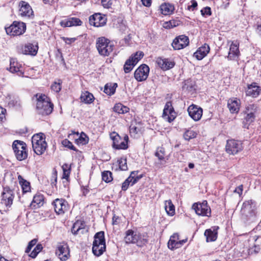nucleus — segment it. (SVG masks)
I'll use <instances>...</instances> for the list:
<instances>
[{
    "mask_svg": "<svg viewBox=\"0 0 261 261\" xmlns=\"http://www.w3.org/2000/svg\"><path fill=\"white\" fill-rule=\"evenodd\" d=\"M129 109L121 103H118L116 104L113 110L114 112L119 114H125L129 111Z\"/></svg>",
    "mask_w": 261,
    "mask_h": 261,
    "instance_id": "nucleus-37",
    "label": "nucleus"
},
{
    "mask_svg": "<svg viewBox=\"0 0 261 261\" xmlns=\"http://www.w3.org/2000/svg\"><path fill=\"white\" fill-rule=\"evenodd\" d=\"M12 147L18 160L21 161L27 158V145L24 142L15 140L13 143Z\"/></svg>",
    "mask_w": 261,
    "mask_h": 261,
    "instance_id": "nucleus-5",
    "label": "nucleus"
},
{
    "mask_svg": "<svg viewBox=\"0 0 261 261\" xmlns=\"http://www.w3.org/2000/svg\"><path fill=\"white\" fill-rule=\"evenodd\" d=\"M165 209L168 215L172 216L175 214V207L171 200L165 201Z\"/></svg>",
    "mask_w": 261,
    "mask_h": 261,
    "instance_id": "nucleus-35",
    "label": "nucleus"
},
{
    "mask_svg": "<svg viewBox=\"0 0 261 261\" xmlns=\"http://www.w3.org/2000/svg\"><path fill=\"white\" fill-rule=\"evenodd\" d=\"M195 84L191 79H188L185 81L184 85L182 86L184 89H186L188 91H192L194 89Z\"/></svg>",
    "mask_w": 261,
    "mask_h": 261,
    "instance_id": "nucleus-43",
    "label": "nucleus"
},
{
    "mask_svg": "<svg viewBox=\"0 0 261 261\" xmlns=\"http://www.w3.org/2000/svg\"><path fill=\"white\" fill-rule=\"evenodd\" d=\"M107 21L106 16L101 13H95L89 18V23L95 27H101L106 25Z\"/></svg>",
    "mask_w": 261,
    "mask_h": 261,
    "instance_id": "nucleus-12",
    "label": "nucleus"
},
{
    "mask_svg": "<svg viewBox=\"0 0 261 261\" xmlns=\"http://www.w3.org/2000/svg\"><path fill=\"white\" fill-rule=\"evenodd\" d=\"M189 116L195 121L199 120L202 115V109L195 106H190L188 109Z\"/></svg>",
    "mask_w": 261,
    "mask_h": 261,
    "instance_id": "nucleus-23",
    "label": "nucleus"
},
{
    "mask_svg": "<svg viewBox=\"0 0 261 261\" xmlns=\"http://www.w3.org/2000/svg\"><path fill=\"white\" fill-rule=\"evenodd\" d=\"M106 245L93 244L92 252L96 256H99L106 251Z\"/></svg>",
    "mask_w": 261,
    "mask_h": 261,
    "instance_id": "nucleus-34",
    "label": "nucleus"
},
{
    "mask_svg": "<svg viewBox=\"0 0 261 261\" xmlns=\"http://www.w3.org/2000/svg\"><path fill=\"white\" fill-rule=\"evenodd\" d=\"M219 227H214L210 229H206L204 232V236L206 237V242H213L217 238V229Z\"/></svg>",
    "mask_w": 261,
    "mask_h": 261,
    "instance_id": "nucleus-28",
    "label": "nucleus"
},
{
    "mask_svg": "<svg viewBox=\"0 0 261 261\" xmlns=\"http://www.w3.org/2000/svg\"><path fill=\"white\" fill-rule=\"evenodd\" d=\"M38 50L37 43H28L21 48V53L23 55L35 56L37 55Z\"/></svg>",
    "mask_w": 261,
    "mask_h": 261,
    "instance_id": "nucleus-19",
    "label": "nucleus"
},
{
    "mask_svg": "<svg viewBox=\"0 0 261 261\" xmlns=\"http://www.w3.org/2000/svg\"><path fill=\"white\" fill-rule=\"evenodd\" d=\"M155 156H156L159 160L161 162L164 161L166 163L165 160V150L163 147H159L157 148L156 151L154 154Z\"/></svg>",
    "mask_w": 261,
    "mask_h": 261,
    "instance_id": "nucleus-41",
    "label": "nucleus"
},
{
    "mask_svg": "<svg viewBox=\"0 0 261 261\" xmlns=\"http://www.w3.org/2000/svg\"><path fill=\"white\" fill-rule=\"evenodd\" d=\"M240 100L237 98H229L227 102V107L231 113H237L240 110Z\"/></svg>",
    "mask_w": 261,
    "mask_h": 261,
    "instance_id": "nucleus-24",
    "label": "nucleus"
},
{
    "mask_svg": "<svg viewBox=\"0 0 261 261\" xmlns=\"http://www.w3.org/2000/svg\"><path fill=\"white\" fill-rule=\"evenodd\" d=\"M242 149L243 145L241 141L235 140H229L227 141L226 151L228 154L234 155Z\"/></svg>",
    "mask_w": 261,
    "mask_h": 261,
    "instance_id": "nucleus-10",
    "label": "nucleus"
},
{
    "mask_svg": "<svg viewBox=\"0 0 261 261\" xmlns=\"http://www.w3.org/2000/svg\"><path fill=\"white\" fill-rule=\"evenodd\" d=\"M38 240L37 239H34L31 240L28 244V245L25 249V252L27 253H29L32 247H34L37 243Z\"/></svg>",
    "mask_w": 261,
    "mask_h": 261,
    "instance_id": "nucleus-52",
    "label": "nucleus"
},
{
    "mask_svg": "<svg viewBox=\"0 0 261 261\" xmlns=\"http://www.w3.org/2000/svg\"><path fill=\"white\" fill-rule=\"evenodd\" d=\"M174 10V6L170 3H165L160 6V10L161 13L164 15H168L172 14Z\"/></svg>",
    "mask_w": 261,
    "mask_h": 261,
    "instance_id": "nucleus-31",
    "label": "nucleus"
},
{
    "mask_svg": "<svg viewBox=\"0 0 261 261\" xmlns=\"http://www.w3.org/2000/svg\"><path fill=\"white\" fill-rule=\"evenodd\" d=\"M192 208L195 211L196 214L199 216L210 217L211 210L207 205L206 200L202 202L195 203L192 205Z\"/></svg>",
    "mask_w": 261,
    "mask_h": 261,
    "instance_id": "nucleus-9",
    "label": "nucleus"
},
{
    "mask_svg": "<svg viewBox=\"0 0 261 261\" xmlns=\"http://www.w3.org/2000/svg\"><path fill=\"white\" fill-rule=\"evenodd\" d=\"M257 113V107L254 104H250L246 107L241 113L243 115V127L248 128L249 125L255 119Z\"/></svg>",
    "mask_w": 261,
    "mask_h": 261,
    "instance_id": "nucleus-3",
    "label": "nucleus"
},
{
    "mask_svg": "<svg viewBox=\"0 0 261 261\" xmlns=\"http://www.w3.org/2000/svg\"><path fill=\"white\" fill-rule=\"evenodd\" d=\"M62 143L65 147H67L69 149L75 151H77L76 148L73 145L72 143L67 139L63 140Z\"/></svg>",
    "mask_w": 261,
    "mask_h": 261,
    "instance_id": "nucleus-49",
    "label": "nucleus"
},
{
    "mask_svg": "<svg viewBox=\"0 0 261 261\" xmlns=\"http://www.w3.org/2000/svg\"><path fill=\"white\" fill-rule=\"evenodd\" d=\"M189 38L185 35L176 37L173 41L172 46L174 50H179L186 47L189 45Z\"/></svg>",
    "mask_w": 261,
    "mask_h": 261,
    "instance_id": "nucleus-14",
    "label": "nucleus"
},
{
    "mask_svg": "<svg viewBox=\"0 0 261 261\" xmlns=\"http://www.w3.org/2000/svg\"><path fill=\"white\" fill-rule=\"evenodd\" d=\"M260 89L256 83H253L248 85L246 91V95L256 97L259 94Z\"/></svg>",
    "mask_w": 261,
    "mask_h": 261,
    "instance_id": "nucleus-27",
    "label": "nucleus"
},
{
    "mask_svg": "<svg viewBox=\"0 0 261 261\" xmlns=\"http://www.w3.org/2000/svg\"><path fill=\"white\" fill-rule=\"evenodd\" d=\"M138 173V171H132L129 176L133 177L131 180L132 186L137 182L142 177V175H137Z\"/></svg>",
    "mask_w": 261,
    "mask_h": 261,
    "instance_id": "nucleus-47",
    "label": "nucleus"
},
{
    "mask_svg": "<svg viewBox=\"0 0 261 261\" xmlns=\"http://www.w3.org/2000/svg\"><path fill=\"white\" fill-rule=\"evenodd\" d=\"M69 19L71 22V27L81 25L82 23V21L77 18L72 17L69 18Z\"/></svg>",
    "mask_w": 261,
    "mask_h": 261,
    "instance_id": "nucleus-53",
    "label": "nucleus"
},
{
    "mask_svg": "<svg viewBox=\"0 0 261 261\" xmlns=\"http://www.w3.org/2000/svg\"><path fill=\"white\" fill-rule=\"evenodd\" d=\"M113 140V147L116 149H126L128 148V137L125 135L122 140L120 136L114 132L111 136Z\"/></svg>",
    "mask_w": 261,
    "mask_h": 261,
    "instance_id": "nucleus-8",
    "label": "nucleus"
},
{
    "mask_svg": "<svg viewBox=\"0 0 261 261\" xmlns=\"http://www.w3.org/2000/svg\"><path fill=\"white\" fill-rule=\"evenodd\" d=\"M124 240L126 244L135 243L138 241V236L132 229H128L125 232Z\"/></svg>",
    "mask_w": 261,
    "mask_h": 261,
    "instance_id": "nucleus-30",
    "label": "nucleus"
},
{
    "mask_svg": "<svg viewBox=\"0 0 261 261\" xmlns=\"http://www.w3.org/2000/svg\"><path fill=\"white\" fill-rule=\"evenodd\" d=\"M156 63L163 70L171 69L175 65L174 62L171 61L168 59H163L162 58H158L157 59Z\"/></svg>",
    "mask_w": 261,
    "mask_h": 261,
    "instance_id": "nucleus-25",
    "label": "nucleus"
},
{
    "mask_svg": "<svg viewBox=\"0 0 261 261\" xmlns=\"http://www.w3.org/2000/svg\"><path fill=\"white\" fill-rule=\"evenodd\" d=\"M256 32L261 37V22L257 21L256 23Z\"/></svg>",
    "mask_w": 261,
    "mask_h": 261,
    "instance_id": "nucleus-63",
    "label": "nucleus"
},
{
    "mask_svg": "<svg viewBox=\"0 0 261 261\" xmlns=\"http://www.w3.org/2000/svg\"><path fill=\"white\" fill-rule=\"evenodd\" d=\"M191 2L192 4L188 7V9L193 11L197 7V3L195 0H192Z\"/></svg>",
    "mask_w": 261,
    "mask_h": 261,
    "instance_id": "nucleus-61",
    "label": "nucleus"
},
{
    "mask_svg": "<svg viewBox=\"0 0 261 261\" xmlns=\"http://www.w3.org/2000/svg\"><path fill=\"white\" fill-rule=\"evenodd\" d=\"M138 58H135L134 57H129L126 61L124 65L123 69L125 73H129L130 72L134 66L138 62Z\"/></svg>",
    "mask_w": 261,
    "mask_h": 261,
    "instance_id": "nucleus-29",
    "label": "nucleus"
},
{
    "mask_svg": "<svg viewBox=\"0 0 261 261\" xmlns=\"http://www.w3.org/2000/svg\"><path fill=\"white\" fill-rule=\"evenodd\" d=\"M57 180V172L56 170L54 171L52 173L51 179V185H56Z\"/></svg>",
    "mask_w": 261,
    "mask_h": 261,
    "instance_id": "nucleus-57",
    "label": "nucleus"
},
{
    "mask_svg": "<svg viewBox=\"0 0 261 261\" xmlns=\"http://www.w3.org/2000/svg\"><path fill=\"white\" fill-rule=\"evenodd\" d=\"M7 34L10 36H18L23 34L26 30L25 24L22 22L14 21L9 27L5 28Z\"/></svg>",
    "mask_w": 261,
    "mask_h": 261,
    "instance_id": "nucleus-7",
    "label": "nucleus"
},
{
    "mask_svg": "<svg viewBox=\"0 0 261 261\" xmlns=\"http://www.w3.org/2000/svg\"><path fill=\"white\" fill-rule=\"evenodd\" d=\"M210 50L208 45L204 44L199 47L197 50L194 53V56L198 60H202L209 53Z\"/></svg>",
    "mask_w": 261,
    "mask_h": 261,
    "instance_id": "nucleus-26",
    "label": "nucleus"
},
{
    "mask_svg": "<svg viewBox=\"0 0 261 261\" xmlns=\"http://www.w3.org/2000/svg\"><path fill=\"white\" fill-rule=\"evenodd\" d=\"M149 68L145 64L141 65L135 71L134 77L138 82L145 81L149 74Z\"/></svg>",
    "mask_w": 261,
    "mask_h": 261,
    "instance_id": "nucleus-11",
    "label": "nucleus"
},
{
    "mask_svg": "<svg viewBox=\"0 0 261 261\" xmlns=\"http://www.w3.org/2000/svg\"><path fill=\"white\" fill-rule=\"evenodd\" d=\"M180 23L181 21L178 19H172L164 22L163 27L165 29H169L178 26Z\"/></svg>",
    "mask_w": 261,
    "mask_h": 261,
    "instance_id": "nucleus-40",
    "label": "nucleus"
},
{
    "mask_svg": "<svg viewBox=\"0 0 261 261\" xmlns=\"http://www.w3.org/2000/svg\"><path fill=\"white\" fill-rule=\"evenodd\" d=\"M21 67V65L18 63L16 59L11 58L10 59L9 70L11 72L16 73L19 76H23L24 72L20 69Z\"/></svg>",
    "mask_w": 261,
    "mask_h": 261,
    "instance_id": "nucleus-22",
    "label": "nucleus"
},
{
    "mask_svg": "<svg viewBox=\"0 0 261 261\" xmlns=\"http://www.w3.org/2000/svg\"><path fill=\"white\" fill-rule=\"evenodd\" d=\"M141 132V127L140 126V124H136L134 125V124H131L129 127V132L130 135L133 136L134 137H136V136Z\"/></svg>",
    "mask_w": 261,
    "mask_h": 261,
    "instance_id": "nucleus-39",
    "label": "nucleus"
},
{
    "mask_svg": "<svg viewBox=\"0 0 261 261\" xmlns=\"http://www.w3.org/2000/svg\"><path fill=\"white\" fill-rule=\"evenodd\" d=\"M44 196L43 195L37 193L33 197L32 204L36 203L39 206L43 203Z\"/></svg>",
    "mask_w": 261,
    "mask_h": 261,
    "instance_id": "nucleus-42",
    "label": "nucleus"
},
{
    "mask_svg": "<svg viewBox=\"0 0 261 261\" xmlns=\"http://www.w3.org/2000/svg\"><path fill=\"white\" fill-rule=\"evenodd\" d=\"M117 87V84L116 83L107 84L105 86L103 92L109 95H112L115 92Z\"/></svg>",
    "mask_w": 261,
    "mask_h": 261,
    "instance_id": "nucleus-36",
    "label": "nucleus"
},
{
    "mask_svg": "<svg viewBox=\"0 0 261 261\" xmlns=\"http://www.w3.org/2000/svg\"><path fill=\"white\" fill-rule=\"evenodd\" d=\"M36 110L38 114L45 116L51 113L54 105L50 102V99L45 94H36Z\"/></svg>",
    "mask_w": 261,
    "mask_h": 261,
    "instance_id": "nucleus-1",
    "label": "nucleus"
},
{
    "mask_svg": "<svg viewBox=\"0 0 261 261\" xmlns=\"http://www.w3.org/2000/svg\"><path fill=\"white\" fill-rule=\"evenodd\" d=\"M14 192L9 187H5L1 195L0 206L3 208L10 207L13 201Z\"/></svg>",
    "mask_w": 261,
    "mask_h": 261,
    "instance_id": "nucleus-6",
    "label": "nucleus"
},
{
    "mask_svg": "<svg viewBox=\"0 0 261 261\" xmlns=\"http://www.w3.org/2000/svg\"><path fill=\"white\" fill-rule=\"evenodd\" d=\"M243 192V185H240L238 187H237L234 190L233 192L238 193L240 196H241Z\"/></svg>",
    "mask_w": 261,
    "mask_h": 261,
    "instance_id": "nucleus-64",
    "label": "nucleus"
},
{
    "mask_svg": "<svg viewBox=\"0 0 261 261\" xmlns=\"http://www.w3.org/2000/svg\"><path fill=\"white\" fill-rule=\"evenodd\" d=\"M96 47L100 55L106 57L113 51L114 45L108 39L101 37L96 39Z\"/></svg>",
    "mask_w": 261,
    "mask_h": 261,
    "instance_id": "nucleus-2",
    "label": "nucleus"
},
{
    "mask_svg": "<svg viewBox=\"0 0 261 261\" xmlns=\"http://www.w3.org/2000/svg\"><path fill=\"white\" fill-rule=\"evenodd\" d=\"M22 179L23 181H20V183L21 184L23 192L27 193L30 190V183L23 179Z\"/></svg>",
    "mask_w": 261,
    "mask_h": 261,
    "instance_id": "nucleus-50",
    "label": "nucleus"
},
{
    "mask_svg": "<svg viewBox=\"0 0 261 261\" xmlns=\"http://www.w3.org/2000/svg\"><path fill=\"white\" fill-rule=\"evenodd\" d=\"M51 89L56 92H59L61 89V83L54 82L51 86Z\"/></svg>",
    "mask_w": 261,
    "mask_h": 261,
    "instance_id": "nucleus-55",
    "label": "nucleus"
},
{
    "mask_svg": "<svg viewBox=\"0 0 261 261\" xmlns=\"http://www.w3.org/2000/svg\"><path fill=\"white\" fill-rule=\"evenodd\" d=\"M55 211L58 215H62L68 211V204L67 202L63 199H56L53 202Z\"/></svg>",
    "mask_w": 261,
    "mask_h": 261,
    "instance_id": "nucleus-17",
    "label": "nucleus"
},
{
    "mask_svg": "<svg viewBox=\"0 0 261 261\" xmlns=\"http://www.w3.org/2000/svg\"><path fill=\"white\" fill-rule=\"evenodd\" d=\"M62 40L67 44H71L76 40L75 38L62 37Z\"/></svg>",
    "mask_w": 261,
    "mask_h": 261,
    "instance_id": "nucleus-58",
    "label": "nucleus"
},
{
    "mask_svg": "<svg viewBox=\"0 0 261 261\" xmlns=\"http://www.w3.org/2000/svg\"><path fill=\"white\" fill-rule=\"evenodd\" d=\"M44 136L43 133H39L33 135L32 138L33 150L38 155L42 154L47 147V143Z\"/></svg>",
    "mask_w": 261,
    "mask_h": 261,
    "instance_id": "nucleus-4",
    "label": "nucleus"
},
{
    "mask_svg": "<svg viewBox=\"0 0 261 261\" xmlns=\"http://www.w3.org/2000/svg\"><path fill=\"white\" fill-rule=\"evenodd\" d=\"M101 4L103 7L109 8L112 5L111 0H101Z\"/></svg>",
    "mask_w": 261,
    "mask_h": 261,
    "instance_id": "nucleus-60",
    "label": "nucleus"
},
{
    "mask_svg": "<svg viewBox=\"0 0 261 261\" xmlns=\"http://www.w3.org/2000/svg\"><path fill=\"white\" fill-rule=\"evenodd\" d=\"M79 224H80V222L79 221H76L73 225V226L71 228L72 233L76 235L80 231Z\"/></svg>",
    "mask_w": 261,
    "mask_h": 261,
    "instance_id": "nucleus-54",
    "label": "nucleus"
},
{
    "mask_svg": "<svg viewBox=\"0 0 261 261\" xmlns=\"http://www.w3.org/2000/svg\"><path fill=\"white\" fill-rule=\"evenodd\" d=\"M102 179L106 182H111L113 180L112 173L109 171L102 172Z\"/></svg>",
    "mask_w": 261,
    "mask_h": 261,
    "instance_id": "nucleus-44",
    "label": "nucleus"
},
{
    "mask_svg": "<svg viewBox=\"0 0 261 261\" xmlns=\"http://www.w3.org/2000/svg\"><path fill=\"white\" fill-rule=\"evenodd\" d=\"M56 254L62 261L67 260L70 256L68 246L66 244L58 245L56 251Z\"/></svg>",
    "mask_w": 261,
    "mask_h": 261,
    "instance_id": "nucleus-18",
    "label": "nucleus"
},
{
    "mask_svg": "<svg viewBox=\"0 0 261 261\" xmlns=\"http://www.w3.org/2000/svg\"><path fill=\"white\" fill-rule=\"evenodd\" d=\"M77 138L75 139V142L77 144L85 145L88 143V137L84 133H82L80 136L78 133H76Z\"/></svg>",
    "mask_w": 261,
    "mask_h": 261,
    "instance_id": "nucleus-38",
    "label": "nucleus"
},
{
    "mask_svg": "<svg viewBox=\"0 0 261 261\" xmlns=\"http://www.w3.org/2000/svg\"><path fill=\"white\" fill-rule=\"evenodd\" d=\"M144 53L142 51H137L134 55H132L130 57H134L135 58H138V61L143 58Z\"/></svg>",
    "mask_w": 261,
    "mask_h": 261,
    "instance_id": "nucleus-62",
    "label": "nucleus"
},
{
    "mask_svg": "<svg viewBox=\"0 0 261 261\" xmlns=\"http://www.w3.org/2000/svg\"><path fill=\"white\" fill-rule=\"evenodd\" d=\"M60 24L63 27H71V22L69 19H65L60 22Z\"/></svg>",
    "mask_w": 261,
    "mask_h": 261,
    "instance_id": "nucleus-59",
    "label": "nucleus"
},
{
    "mask_svg": "<svg viewBox=\"0 0 261 261\" xmlns=\"http://www.w3.org/2000/svg\"><path fill=\"white\" fill-rule=\"evenodd\" d=\"M80 98L82 102L86 104H90L94 100L93 95L88 91L83 92L81 95Z\"/></svg>",
    "mask_w": 261,
    "mask_h": 261,
    "instance_id": "nucleus-32",
    "label": "nucleus"
},
{
    "mask_svg": "<svg viewBox=\"0 0 261 261\" xmlns=\"http://www.w3.org/2000/svg\"><path fill=\"white\" fill-rule=\"evenodd\" d=\"M239 43L237 41H232L230 45L229 51L227 58L229 60H236L240 55Z\"/></svg>",
    "mask_w": 261,
    "mask_h": 261,
    "instance_id": "nucleus-20",
    "label": "nucleus"
},
{
    "mask_svg": "<svg viewBox=\"0 0 261 261\" xmlns=\"http://www.w3.org/2000/svg\"><path fill=\"white\" fill-rule=\"evenodd\" d=\"M132 176H129L122 183L121 189L123 191H126L129 185L130 184L132 185L131 180L132 179Z\"/></svg>",
    "mask_w": 261,
    "mask_h": 261,
    "instance_id": "nucleus-51",
    "label": "nucleus"
},
{
    "mask_svg": "<svg viewBox=\"0 0 261 261\" xmlns=\"http://www.w3.org/2000/svg\"><path fill=\"white\" fill-rule=\"evenodd\" d=\"M202 15H208L210 16L212 14L211 8L208 7H206L201 10Z\"/></svg>",
    "mask_w": 261,
    "mask_h": 261,
    "instance_id": "nucleus-56",
    "label": "nucleus"
},
{
    "mask_svg": "<svg viewBox=\"0 0 261 261\" xmlns=\"http://www.w3.org/2000/svg\"><path fill=\"white\" fill-rule=\"evenodd\" d=\"M256 209V202L255 201L250 199L244 202L241 212L247 216L249 214L250 216H252L255 215Z\"/></svg>",
    "mask_w": 261,
    "mask_h": 261,
    "instance_id": "nucleus-15",
    "label": "nucleus"
},
{
    "mask_svg": "<svg viewBox=\"0 0 261 261\" xmlns=\"http://www.w3.org/2000/svg\"><path fill=\"white\" fill-rule=\"evenodd\" d=\"M196 137V133L192 130H187L184 134V138L186 140H190Z\"/></svg>",
    "mask_w": 261,
    "mask_h": 261,
    "instance_id": "nucleus-45",
    "label": "nucleus"
},
{
    "mask_svg": "<svg viewBox=\"0 0 261 261\" xmlns=\"http://www.w3.org/2000/svg\"><path fill=\"white\" fill-rule=\"evenodd\" d=\"M162 117L169 122H171L176 118V113L171 101L166 102L164 107Z\"/></svg>",
    "mask_w": 261,
    "mask_h": 261,
    "instance_id": "nucleus-13",
    "label": "nucleus"
},
{
    "mask_svg": "<svg viewBox=\"0 0 261 261\" xmlns=\"http://www.w3.org/2000/svg\"><path fill=\"white\" fill-rule=\"evenodd\" d=\"M187 241V239L179 241V235L177 233H174L172 235L168 242V247L171 250L179 248Z\"/></svg>",
    "mask_w": 261,
    "mask_h": 261,
    "instance_id": "nucleus-16",
    "label": "nucleus"
},
{
    "mask_svg": "<svg viewBox=\"0 0 261 261\" xmlns=\"http://www.w3.org/2000/svg\"><path fill=\"white\" fill-rule=\"evenodd\" d=\"M93 244H98L100 245H106L105 233L101 231L97 232L94 236V240Z\"/></svg>",
    "mask_w": 261,
    "mask_h": 261,
    "instance_id": "nucleus-33",
    "label": "nucleus"
},
{
    "mask_svg": "<svg viewBox=\"0 0 261 261\" xmlns=\"http://www.w3.org/2000/svg\"><path fill=\"white\" fill-rule=\"evenodd\" d=\"M43 247L41 244H38L35 247L34 250L31 253L30 256L32 258H35L37 254L42 250Z\"/></svg>",
    "mask_w": 261,
    "mask_h": 261,
    "instance_id": "nucleus-48",
    "label": "nucleus"
},
{
    "mask_svg": "<svg viewBox=\"0 0 261 261\" xmlns=\"http://www.w3.org/2000/svg\"><path fill=\"white\" fill-rule=\"evenodd\" d=\"M118 163L120 170L126 171L127 170L126 159L124 158H121L118 160Z\"/></svg>",
    "mask_w": 261,
    "mask_h": 261,
    "instance_id": "nucleus-46",
    "label": "nucleus"
},
{
    "mask_svg": "<svg viewBox=\"0 0 261 261\" xmlns=\"http://www.w3.org/2000/svg\"><path fill=\"white\" fill-rule=\"evenodd\" d=\"M19 6L20 7L19 13L21 16L29 18L33 16L32 9L28 3L21 1L19 3Z\"/></svg>",
    "mask_w": 261,
    "mask_h": 261,
    "instance_id": "nucleus-21",
    "label": "nucleus"
}]
</instances>
